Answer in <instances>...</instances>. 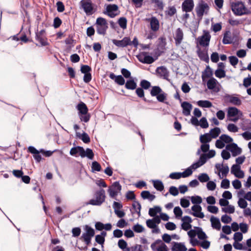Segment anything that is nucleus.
Returning a JSON list of instances; mask_svg holds the SVG:
<instances>
[{
	"mask_svg": "<svg viewBox=\"0 0 251 251\" xmlns=\"http://www.w3.org/2000/svg\"><path fill=\"white\" fill-rule=\"evenodd\" d=\"M230 4L232 12L236 16H242L250 13L249 10L245 6L244 2L242 1L232 2Z\"/></svg>",
	"mask_w": 251,
	"mask_h": 251,
	"instance_id": "obj_1",
	"label": "nucleus"
},
{
	"mask_svg": "<svg viewBox=\"0 0 251 251\" xmlns=\"http://www.w3.org/2000/svg\"><path fill=\"white\" fill-rule=\"evenodd\" d=\"M105 191L103 189L97 191L94 194V199L90 200L87 204L100 205L105 201Z\"/></svg>",
	"mask_w": 251,
	"mask_h": 251,
	"instance_id": "obj_2",
	"label": "nucleus"
},
{
	"mask_svg": "<svg viewBox=\"0 0 251 251\" xmlns=\"http://www.w3.org/2000/svg\"><path fill=\"white\" fill-rule=\"evenodd\" d=\"M209 6L207 3L202 0H200L196 7V12L197 16L201 18L204 12L206 13L209 10Z\"/></svg>",
	"mask_w": 251,
	"mask_h": 251,
	"instance_id": "obj_3",
	"label": "nucleus"
},
{
	"mask_svg": "<svg viewBox=\"0 0 251 251\" xmlns=\"http://www.w3.org/2000/svg\"><path fill=\"white\" fill-rule=\"evenodd\" d=\"M151 248L153 251H168V247L160 239H157L152 243Z\"/></svg>",
	"mask_w": 251,
	"mask_h": 251,
	"instance_id": "obj_4",
	"label": "nucleus"
},
{
	"mask_svg": "<svg viewBox=\"0 0 251 251\" xmlns=\"http://www.w3.org/2000/svg\"><path fill=\"white\" fill-rule=\"evenodd\" d=\"M80 5L87 15L93 14L94 8L91 0H81Z\"/></svg>",
	"mask_w": 251,
	"mask_h": 251,
	"instance_id": "obj_5",
	"label": "nucleus"
},
{
	"mask_svg": "<svg viewBox=\"0 0 251 251\" xmlns=\"http://www.w3.org/2000/svg\"><path fill=\"white\" fill-rule=\"evenodd\" d=\"M211 38V35L207 31L204 30L203 34L197 38L199 44L202 46L206 47L209 45Z\"/></svg>",
	"mask_w": 251,
	"mask_h": 251,
	"instance_id": "obj_6",
	"label": "nucleus"
},
{
	"mask_svg": "<svg viewBox=\"0 0 251 251\" xmlns=\"http://www.w3.org/2000/svg\"><path fill=\"white\" fill-rule=\"evenodd\" d=\"M118 10V6L117 5L109 4L108 5L106 8V11L104 12L103 13L107 14L110 18H113L119 14V13H115Z\"/></svg>",
	"mask_w": 251,
	"mask_h": 251,
	"instance_id": "obj_7",
	"label": "nucleus"
},
{
	"mask_svg": "<svg viewBox=\"0 0 251 251\" xmlns=\"http://www.w3.org/2000/svg\"><path fill=\"white\" fill-rule=\"evenodd\" d=\"M226 149V150L231 151L233 156L240 154L242 152L241 149L238 147L235 143H231L227 145Z\"/></svg>",
	"mask_w": 251,
	"mask_h": 251,
	"instance_id": "obj_8",
	"label": "nucleus"
},
{
	"mask_svg": "<svg viewBox=\"0 0 251 251\" xmlns=\"http://www.w3.org/2000/svg\"><path fill=\"white\" fill-rule=\"evenodd\" d=\"M45 33V29H42L40 31L36 33V40L39 42L43 46H47L48 44Z\"/></svg>",
	"mask_w": 251,
	"mask_h": 251,
	"instance_id": "obj_9",
	"label": "nucleus"
},
{
	"mask_svg": "<svg viewBox=\"0 0 251 251\" xmlns=\"http://www.w3.org/2000/svg\"><path fill=\"white\" fill-rule=\"evenodd\" d=\"M193 212H190V213L193 215L194 216L198 218L202 219L204 217V215L203 212H201L202 208L200 205H194L191 207Z\"/></svg>",
	"mask_w": 251,
	"mask_h": 251,
	"instance_id": "obj_10",
	"label": "nucleus"
},
{
	"mask_svg": "<svg viewBox=\"0 0 251 251\" xmlns=\"http://www.w3.org/2000/svg\"><path fill=\"white\" fill-rule=\"evenodd\" d=\"M231 173L236 177L242 178L244 176V173L241 170L240 167L237 164H234L231 168Z\"/></svg>",
	"mask_w": 251,
	"mask_h": 251,
	"instance_id": "obj_11",
	"label": "nucleus"
},
{
	"mask_svg": "<svg viewBox=\"0 0 251 251\" xmlns=\"http://www.w3.org/2000/svg\"><path fill=\"white\" fill-rule=\"evenodd\" d=\"M112 42L115 45L119 47H125L128 45H131L129 38L126 37H124L121 40L113 39Z\"/></svg>",
	"mask_w": 251,
	"mask_h": 251,
	"instance_id": "obj_12",
	"label": "nucleus"
},
{
	"mask_svg": "<svg viewBox=\"0 0 251 251\" xmlns=\"http://www.w3.org/2000/svg\"><path fill=\"white\" fill-rule=\"evenodd\" d=\"M194 6L193 0H185L182 4V10L186 13L192 11Z\"/></svg>",
	"mask_w": 251,
	"mask_h": 251,
	"instance_id": "obj_13",
	"label": "nucleus"
},
{
	"mask_svg": "<svg viewBox=\"0 0 251 251\" xmlns=\"http://www.w3.org/2000/svg\"><path fill=\"white\" fill-rule=\"evenodd\" d=\"M27 149L29 152L33 154V156L36 162L39 163L42 159L41 155L40 154V153H41L40 150L38 151L33 146H29Z\"/></svg>",
	"mask_w": 251,
	"mask_h": 251,
	"instance_id": "obj_14",
	"label": "nucleus"
},
{
	"mask_svg": "<svg viewBox=\"0 0 251 251\" xmlns=\"http://www.w3.org/2000/svg\"><path fill=\"white\" fill-rule=\"evenodd\" d=\"M215 168L219 172H221L223 177L226 176L229 172V168L227 164L224 165L223 164L218 163L215 165ZM218 175L220 176V173Z\"/></svg>",
	"mask_w": 251,
	"mask_h": 251,
	"instance_id": "obj_15",
	"label": "nucleus"
},
{
	"mask_svg": "<svg viewBox=\"0 0 251 251\" xmlns=\"http://www.w3.org/2000/svg\"><path fill=\"white\" fill-rule=\"evenodd\" d=\"M181 106L182 108V113L184 115L188 116L190 115L193 107L190 103L187 101H183L181 103Z\"/></svg>",
	"mask_w": 251,
	"mask_h": 251,
	"instance_id": "obj_16",
	"label": "nucleus"
},
{
	"mask_svg": "<svg viewBox=\"0 0 251 251\" xmlns=\"http://www.w3.org/2000/svg\"><path fill=\"white\" fill-rule=\"evenodd\" d=\"M174 39L176 46H178L181 43L183 39V33L180 28H178L176 30Z\"/></svg>",
	"mask_w": 251,
	"mask_h": 251,
	"instance_id": "obj_17",
	"label": "nucleus"
},
{
	"mask_svg": "<svg viewBox=\"0 0 251 251\" xmlns=\"http://www.w3.org/2000/svg\"><path fill=\"white\" fill-rule=\"evenodd\" d=\"M225 98L228 102L234 105H240L241 104V100L237 97H234L230 95H226L225 96Z\"/></svg>",
	"mask_w": 251,
	"mask_h": 251,
	"instance_id": "obj_18",
	"label": "nucleus"
},
{
	"mask_svg": "<svg viewBox=\"0 0 251 251\" xmlns=\"http://www.w3.org/2000/svg\"><path fill=\"white\" fill-rule=\"evenodd\" d=\"M156 73L160 77L166 79L168 76L169 74L167 68L164 66L157 67L156 69Z\"/></svg>",
	"mask_w": 251,
	"mask_h": 251,
	"instance_id": "obj_19",
	"label": "nucleus"
},
{
	"mask_svg": "<svg viewBox=\"0 0 251 251\" xmlns=\"http://www.w3.org/2000/svg\"><path fill=\"white\" fill-rule=\"evenodd\" d=\"M94 154L92 150L89 148H87L85 151L82 147V151H81L80 156L82 158L87 157L89 159H93L94 158Z\"/></svg>",
	"mask_w": 251,
	"mask_h": 251,
	"instance_id": "obj_20",
	"label": "nucleus"
},
{
	"mask_svg": "<svg viewBox=\"0 0 251 251\" xmlns=\"http://www.w3.org/2000/svg\"><path fill=\"white\" fill-rule=\"evenodd\" d=\"M187 249L183 243L173 242L172 251H187Z\"/></svg>",
	"mask_w": 251,
	"mask_h": 251,
	"instance_id": "obj_21",
	"label": "nucleus"
},
{
	"mask_svg": "<svg viewBox=\"0 0 251 251\" xmlns=\"http://www.w3.org/2000/svg\"><path fill=\"white\" fill-rule=\"evenodd\" d=\"M210 221L211 223V226L213 228L216 229L218 230H220L221 224L220 220L218 218L212 216L210 218Z\"/></svg>",
	"mask_w": 251,
	"mask_h": 251,
	"instance_id": "obj_22",
	"label": "nucleus"
},
{
	"mask_svg": "<svg viewBox=\"0 0 251 251\" xmlns=\"http://www.w3.org/2000/svg\"><path fill=\"white\" fill-rule=\"evenodd\" d=\"M212 75L213 72L212 69L209 66H207L205 70L202 73L201 78L202 81L204 82L206 78L211 77Z\"/></svg>",
	"mask_w": 251,
	"mask_h": 251,
	"instance_id": "obj_23",
	"label": "nucleus"
},
{
	"mask_svg": "<svg viewBox=\"0 0 251 251\" xmlns=\"http://www.w3.org/2000/svg\"><path fill=\"white\" fill-rule=\"evenodd\" d=\"M239 113L242 114L241 111L235 107H230L228 109L227 116L228 117H234L238 115Z\"/></svg>",
	"mask_w": 251,
	"mask_h": 251,
	"instance_id": "obj_24",
	"label": "nucleus"
},
{
	"mask_svg": "<svg viewBox=\"0 0 251 251\" xmlns=\"http://www.w3.org/2000/svg\"><path fill=\"white\" fill-rule=\"evenodd\" d=\"M76 108L77 110H78V115L79 114H85L88 113V109L86 105L84 102H80L79 103Z\"/></svg>",
	"mask_w": 251,
	"mask_h": 251,
	"instance_id": "obj_25",
	"label": "nucleus"
},
{
	"mask_svg": "<svg viewBox=\"0 0 251 251\" xmlns=\"http://www.w3.org/2000/svg\"><path fill=\"white\" fill-rule=\"evenodd\" d=\"M141 196L143 199H147L150 201H152L155 198V196L151 194L149 191H142L141 193Z\"/></svg>",
	"mask_w": 251,
	"mask_h": 251,
	"instance_id": "obj_26",
	"label": "nucleus"
},
{
	"mask_svg": "<svg viewBox=\"0 0 251 251\" xmlns=\"http://www.w3.org/2000/svg\"><path fill=\"white\" fill-rule=\"evenodd\" d=\"M197 53L199 57L201 60L204 61L207 63L209 62V56L206 52H205L203 50H199L197 51Z\"/></svg>",
	"mask_w": 251,
	"mask_h": 251,
	"instance_id": "obj_27",
	"label": "nucleus"
},
{
	"mask_svg": "<svg viewBox=\"0 0 251 251\" xmlns=\"http://www.w3.org/2000/svg\"><path fill=\"white\" fill-rule=\"evenodd\" d=\"M84 230L86 232L83 233L82 236L93 237L95 235V232L94 229L88 225L85 226Z\"/></svg>",
	"mask_w": 251,
	"mask_h": 251,
	"instance_id": "obj_28",
	"label": "nucleus"
},
{
	"mask_svg": "<svg viewBox=\"0 0 251 251\" xmlns=\"http://www.w3.org/2000/svg\"><path fill=\"white\" fill-rule=\"evenodd\" d=\"M150 24L151 29L153 31H156L158 30L159 27V21L156 18L152 17L151 19Z\"/></svg>",
	"mask_w": 251,
	"mask_h": 251,
	"instance_id": "obj_29",
	"label": "nucleus"
},
{
	"mask_svg": "<svg viewBox=\"0 0 251 251\" xmlns=\"http://www.w3.org/2000/svg\"><path fill=\"white\" fill-rule=\"evenodd\" d=\"M106 236V232L102 231L100 235H97L95 237V240L98 244L102 245L105 241V237Z\"/></svg>",
	"mask_w": 251,
	"mask_h": 251,
	"instance_id": "obj_30",
	"label": "nucleus"
},
{
	"mask_svg": "<svg viewBox=\"0 0 251 251\" xmlns=\"http://www.w3.org/2000/svg\"><path fill=\"white\" fill-rule=\"evenodd\" d=\"M222 42L224 44H229L232 43L231 33L229 31H226Z\"/></svg>",
	"mask_w": 251,
	"mask_h": 251,
	"instance_id": "obj_31",
	"label": "nucleus"
},
{
	"mask_svg": "<svg viewBox=\"0 0 251 251\" xmlns=\"http://www.w3.org/2000/svg\"><path fill=\"white\" fill-rule=\"evenodd\" d=\"M198 105L203 108H210L212 106V103L207 100H200L197 102Z\"/></svg>",
	"mask_w": 251,
	"mask_h": 251,
	"instance_id": "obj_32",
	"label": "nucleus"
},
{
	"mask_svg": "<svg viewBox=\"0 0 251 251\" xmlns=\"http://www.w3.org/2000/svg\"><path fill=\"white\" fill-rule=\"evenodd\" d=\"M136 87L137 84L133 79L127 80L125 84V87L128 90H134Z\"/></svg>",
	"mask_w": 251,
	"mask_h": 251,
	"instance_id": "obj_33",
	"label": "nucleus"
},
{
	"mask_svg": "<svg viewBox=\"0 0 251 251\" xmlns=\"http://www.w3.org/2000/svg\"><path fill=\"white\" fill-rule=\"evenodd\" d=\"M212 138L209 133H205L201 135L200 138V142L202 144H207L211 141Z\"/></svg>",
	"mask_w": 251,
	"mask_h": 251,
	"instance_id": "obj_34",
	"label": "nucleus"
},
{
	"mask_svg": "<svg viewBox=\"0 0 251 251\" xmlns=\"http://www.w3.org/2000/svg\"><path fill=\"white\" fill-rule=\"evenodd\" d=\"M161 92H163V90L159 86H154L152 87L150 93L151 96L156 97Z\"/></svg>",
	"mask_w": 251,
	"mask_h": 251,
	"instance_id": "obj_35",
	"label": "nucleus"
},
{
	"mask_svg": "<svg viewBox=\"0 0 251 251\" xmlns=\"http://www.w3.org/2000/svg\"><path fill=\"white\" fill-rule=\"evenodd\" d=\"M76 135L86 144L89 143L90 142V138L89 135L85 132H83L82 134H80L79 133H76Z\"/></svg>",
	"mask_w": 251,
	"mask_h": 251,
	"instance_id": "obj_36",
	"label": "nucleus"
},
{
	"mask_svg": "<svg viewBox=\"0 0 251 251\" xmlns=\"http://www.w3.org/2000/svg\"><path fill=\"white\" fill-rule=\"evenodd\" d=\"M217 81L214 77L210 78L207 82V86L208 89L213 90L214 89L217 84Z\"/></svg>",
	"mask_w": 251,
	"mask_h": 251,
	"instance_id": "obj_37",
	"label": "nucleus"
},
{
	"mask_svg": "<svg viewBox=\"0 0 251 251\" xmlns=\"http://www.w3.org/2000/svg\"><path fill=\"white\" fill-rule=\"evenodd\" d=\"M161 211V209L159 206H155L153 208H151L149 211V214L151 217H155L156 214L158 213H160Z\"/></svg>",
	"mask_w": 251,
	"mask_h": 251,
	"instance_id": "obj_38",
	"label": "nucleus"
},
{
	"mask_svg": "<svg viewBox=\"0 0 251 251\" xmlns=\"http://www.w3.org/2000/svg\"><path fill=\"white\" fill-rule=\"evenodd\" d=\"M153 186L158 191H162L164 187L162 182L159 180H153Z\"/></svg>",
	"mask_w": 251,
	"mask_h": 251,
	"instance_id": "obj_39",
	"label": "nucleus"
},
{
	"mask_svg": "<svg viewBox=\"0 0 251 251\" xmlns=\"http://www.w3.org/2000/svg\"><path fill=\"white\" fill-rule=\"evenodd\" d=\"M221 130L219 127H214L210 130L209 131V134L211 137V138H216L220 134Z\"/></svg>",
	"mask_w": 251,
	"mask_h": 251,
	"instance_id": "obj_40",
	"label": "nucleus"
},
{
	"mask_svg": "<svg viewBox=\"0 0 251 251\" xmlns=\"http://www.w3.org/2000/svg\"><path fill=\"white\" fill-rule=\"evenodd\" d=\"M135 92L138 97L140 98H142L144 101L146 102H150V100H147L146 98H145L144 91L143 88L140 87L137 88L136 89Z\"/></svg>",
	"mask_w": 251,
	"mask_h": 251,
	"instance_id": "obj_41",
	"label": "nucleus"
},
{
	"mask_svg": "<svg viewBox=\"0 0 251 251\" xmlns=\"http://www.w3.org/2000/svg\"><path fill=\"white\" fill-rule=\"evenodd\" d=\"M82 149V147L80 146L73 147L71 149L70 151V154L72 156H75L76 153H79V155H80Z\"/></svg>",
	"mask_w": 251,
	"mask_h": 251,
	"instance_id": "obj_42",
	"label": "nucleus"
},
{
	"mask_svg": "<svg viewBox=\"0 0 251 251\" xmlns=\"http://www.w3.org/2000/svg\"><path fill=\"white\" fill-rule=\"evenodd\" d=\"M195 228L197 230V235L200 239L204 240L207 238L206 234L202 231L201 228L199 227H195Z\"/></svg>",
	"mask_w": 251,
	"mask_h": 251,
	"instance_id": "obj_43",
	"label": "nucleus"
},
{
	"mask_svg": "<svg viewBox=\"0 0 251 251\" xmlns=\"http://www.w3.org/2000/svg\"><path fill=\"white\" fill-rule=\"evenodd\" d=\"M210 178L206 173L200 174L198 176V179L201 182H206L209 181Z\"/></svg>",
	"mask_w": 251,
	"mask_h": 251,
	"instance_id": "obj_44",
	"label": "nucleus"
},
{
	"mask_svg": "<svg viewBox=\"0 0 251 251\" xmlns=\"http://www.w3.org/2000/svg\"><path fill=\"white\" fill-rule=\"evenodd\" d=\"M132 207L138 213V216H140L141 215L140 211L141 209V204L138 201H134L132 203Z\"/></svg>",
	"mask_w": 251,
	"mask_h": 251,
	"instance_id": "obj_45",
	"label": "nucleus"
},
{
	"mask_svg": "<svg viewBox=\"0 0 251 251\" xmlns=\"http://www.w3.org/2000/svg\"><path fill=\"white\" fill-rule=\"evenodd\" d=\"M222 210L225 213L232 214L235 211V208L233 205L228 204V205H227V207H223L222 208Z\"/></svg>",
	"mask_w": 251,
	"mask_h": 251,
	"instance_id": "obj_46",
	"label": "nucleus"
},
{
	"mask_svg": "<svg viewBox=\"0 0 251 251\" xmlns=\"http://www.w3.org/2000/svg\"><path fill=\"white\" fill-rule=\"evenodd\" d=\"M120 26L123 29H126L127 25V20L125 17H121L118 20Z\"/></svg>",
	"mask_w": 251,
	"mask_h": 251,
	"instance_id": "obj_47",
	"label": "nucleus"
},
{
	"mask_svg": "<svg viewBox=\"0 0 251 251\" xmlns=\"http://www.w3.org/2000/svg\"><path fill=\"white\" fill-rule=\"evenodd\" d=\"M220 139L222 140L224 143H229L233 141L232 138L226 134L221 135L220 137Z\"/></svg>",
	"mask_w": 251,
	"mask_h": 251,
	"instance_id": "obj_48",
	"label": "nucleus"
},
{
	"mask_svg": "<svg viewBox=\"0 0 251 251\" xmlns=\"http://www.w3.org/2000/svg\"><path fill=\"white\" fill-rule=\"evenodd\" d=\"M191 200L192 203L196 205H199L202 202L201 198L199 196H192L191 197Z\"/></svg>",
	"mask_w": 251,
	"mask_h": 251,
	"instance_id": "obj_49",
	"label": "nucleus"
},
{
	"mask_svg": "<svg viewBox=\"0 0 251 251\" xmlns=\"http://www.w3.org/2000/svg\"><path fill=\"white\" fill-rule=\"evenodd\" d=\"M215 75L217 77L221 78L226 76V72L223 69H218L215 71Z\"/></svg>",
	"mask_w": 251,
	"mask_h": 251,
	"instance_id": "obj_50",
	"label": "nucleus"
},
{
	"mask_svg": "<svg viewBox=\"0 0 251 251\" xmlns=\"http://www.w3.org/2000/svg\"><path fill=\"white\" fill-rule=\"evenodd\" d=\"M107 28V26L97 25V32L99 34L104 35Z\"/></svg>",
	"mask_w": 251,
	"mask_h": 251,
	"instance_id": "obj_51",
	"label": "nucleus"
},
{
	"mask_svg": "<svg viewBox=\"0 0 251 251\" xmlns=\"http://www.w3.org/2000/svg\"><path fill=\"white\" fill-rule=\"evenodd\" d=\"M167 94L163 91V92L159 93L156 97L158 101L164 102L167 99Z\"/></svg>",
	"mask_w": 251,
	"mask_h": 251,
	"instance_id": "obj_52",
	"label": "nucleus"
},
{
	"mask_svg": "<svg viewBox=\"0 0 251 251\" xmlns=\"http://www.w3.org/2000/svg\"><path fill=\"white\" fill-rule=\"evenodd\" d=\"M140 85L142 88L147 90L151 86V84L149 81L143 79L141 81Z\"/></svg>",
	"mask_w": 251,
	"mask_h": 251,
	"instance_id": "obj_53",
	"label": "nucleus"
},
{
	"mask_svg": "<svg viewBox=\"0 0 251 251\" xmlns=\"http://www.w3.org/2000/svg\"><path fill=\"white\" fill-rule=\"evenodd\" d=\"M91 168L93 172H99L100 171L101 167L100 165L98 162L94 161L92 162Z\"/></svg>",
	"mask_w": 251,
	"mask_h": 251,
	"instance_id": "obj_54",
	"label": "nucleus"
},
{
	"mask_svg": "<svg viewBox=\"0 0 251 251\" xmlns=\"http://www.w3.org/2000/svg\"><path fill=\"white\" fill-rule=\"evenodd\" d=\"M96 24L97 25L107 26V24L106 20L101 17H99L97 18L96 21Z\"/></svg>",
	"mask_w": 251,
	"mask_h": 251,
	"instance_id": "obj_55",
	"label": "nucleus"
},
{
	"mask_svg": "<svg viewBox=\"0 0 251 251\" xmlns=\"http://www.w3.org/2000/svg\"><path fill=\"white\" fill-rule=\"evenodd\" d=\"M91 70V68L87 65H82L80 68L81 72L84 74L89 73Z\"/></svg>",
	"mask_w": 251,
	"mask_h": 251,
	"instance_id": "obj_56",
	"label": "nucleus"
},
{
	"mask_svg": "<svg viewBox=\"0 0 251 251\" xmlns=\"http://www.w3.org/2000/svg\"><path fill=\"white\" fill-rule=\"evenodd\" d=\"M78 115L81 121L87 123L90 120V115L88 113L85 114H79Z\"/></svg>",
	"mask_w": 251,
	"mask_h": 251,
	"instance_id": "obj_57",
	"label": "nucleus"
},
{
	"mask_svg": "<svg viewBox=\"0 0 251 251\" xmlns=\"http://www.w3.org/2000/svg\"><path fill=\"white\" fill-rule=\"evenodd\" d=\"M200 126L202 128H206L208 127V122L205 117H202L200 121Z\"/></svg>",
	"mask_w": 251,
	"mask_h": 251,
	"instance_id": "obj_58",
	"label": "nucleus"
},
{
	"mask_svg": "<svg viewBox=\"0 0 251 251\" xmlns=\"http://www.w3.org/2000/svg\"><path fill=\"white\" fill-rule=\"evenodd\" d=\"M228 59L230 64L234 67H235L239 62L238 59L235 56H229Z\"/></svg>",
	"mask_w": 251,
	"mask_h": 251,
	"instance_id": "obj_59",
	"label": "nucleus"
},
{
	"mask_svg": "<svg viewBox=\"0 0 251 251\" xmlns=\"http://www.w3.org/2000/svg\"><path fill=\"white\" fill-rule=\"evenodd\" d=\"M238 206L241 208L245 209L246 208L248 205L247 202L245 201V199L243 198H240L238 201Z\"/></svg>",
	"mask_w": 251,
	"mask_h": 251,
	"instance_id": "obj_60",
	"label": "nucleus"
},
{
	"mask_svg": "<svg viewBox=\"0 0 251 251\" xmlns=\"http://www.w3.org/2000/svg\"><path fill=\"white\" fill-rule=\"evenodd\" d=\"M174 212L176 218H179L182 215V211L179 206L174 208Z\"/></svg>",
	"mask_w": 251,
	"mask_h": 251,
	"instance_id": "obj_61",
	"label": "nucleus"
},
{
	"mask_svg": "<svg viewBox=\"0 0 251 251\" xmlns=\"http://www.w3.org/2000/svg\"><path fill=\"white\" fill-rule=\"evenodd\" d=\"M115 82L120 85H123L125 83V80L121 75H119L117 76Z\"/></svg>",
	"mask_w": 251,
	"mask_h": 251,
	"instance_id": "obj_62",
	"label": "nucleus"
},
{
	"mask_svg": "<svg viewBox=\"0 0 251 251\" xmlns=\"http://www.w3.org/2000/svg\"><path fill=\"white\" fill-rule=\"evenodd\" d=\"M133 229L137 233H141L144 231V228L142 225L137 224L133 226Z\"/></svg>",
	"mask_w": 251,
	"mask_h": 251,
	"instance_id": "obj_63",
	"label": "nucleus"
},
{
	"mask_svg": "<svg viewBox=\"0 0 251 251\" xmlns=\"http://www.w3.org/2000/svg\"><path fill=\"white\" fill-rule=\"evenodd\" d=\"M229 24L232 26H237L242 24V21L240 20H234L233 19H229L228 20Z\"/></svg>",
	"mask_w": 251,
	"mask_h": 251,
	"instance_id": "obj_64",
	"label": "nucleus"
}]
</instances>
